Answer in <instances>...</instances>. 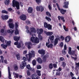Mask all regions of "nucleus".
I'll list each match as a JSON object with an SVG mask.
<instances>
[{
  "mask_svg": "<svg viewBox=\"0 0 79 79\" xmlns=\"http://www.w3.org/2000/svg\"><path fill=\"white\" fill-rule=\"evenodd\" d=\"M64 44L63 42H60V43L59 45L60 46V48H62L63 47Z\"/></svg>",
  "mask_w": 79,
  "mask_h": 79,
  "instance_id": "5fc2aeb1",
  "label": "nucleus"
},
{
  "mask_svg": "<svg viewBox=\"0 0 79 79\" xmlns=\"http://www.w3.org/2000/svg\"><path fill=\"white\" fill-rule=\"evenodd\" d=\"M58 40H60V37L59 36L55 39L54 42V45H55V46L56 45V44H58Z\"/></svg>",
  "mask_w": 79,
  "mask_h": 79,
  "instance_id": "6e6552de",
  "label": "nucleus"
},
{
  "mask_svg": "<svg viewBox=\"0 0 79 79\" xmlns=\"http://www.w3.org/2000/svg\"><path fill=\"white\" fill-rule=\"evenodd\" d=\"M23 61L22 62L23 64H20V67L21 69H24V67L26 66L27 63L26 61H27V59L25 57H23Z\"/></svg>",
  "mask_w": 79,
  "mask_h": 79,
  "instance_id": "7ed1b4c3",
  "label": "nucleus"
},
{
  "mask_svg": "<svg viewBox=\"0 0 79 79\" xmlns=\"http://www.w3.org/2000/svg\"><path fill=\"white\" fill-rule=\"evenodd\" d=\"M13 74L14 75V77L18 78L19 77V74L18 73H16L15 72H13Z\"/></svg>",
  "mask_w": 79,
  "mask_h": 79,
  "instance_id": "b1692460",
  "label": "nucleus"
},
{
  "mask_svg": "<svg viewBox=\"0 0 79 79\" xmlns=\"http://www.w3.org/2000/svg\"><path fill=\"white\" fill-rule=\"evenodd\" d=\"M27 76H30V75H31V73H30V71H29V70H27Z\"/></svg>",
  "mask_w": 79,
  "mask_h": 79,
  "instance_id": "864d4df0",
  "label": "nucleus"
},
{
  "mask_svg": "<svg viewBox=\"0 0 79 79\" xmlns=\"http://www.w3.org/2000/svg\"><path fill=\"white\" fill-rule=\"evenodd\" d=\"M31 32L33 33H36V29L35 28L32 27L30 28Z\"/></svg>",
  "mask_w": 79,
  "mask_h": 79,
  "instance_id": "f3484780",
  "label": "nucleus"
},
{
  "mask_svg": "<svg viewBox=\"0 0 79 79\" xmlns=\"http://www.w3.org/2000/svg\"><path fill=\"white\" fill-rule=\"evenodd\" d=\"M49 68L50 69H52L53 68V64L52 63L50 64L49 65Z\"/></svg>",
  "mask_w": 79,
  "mask_h": 79,
  "instance_id": "a19ab883",
  "label": "nucleus"
},
{
  "mask_svg": "<svg viewBox=\"0 0 79 79\" xmlns=\"http://www.w3.org/2000/svg\"><path fill=\"white\" fill-rule=\"evenodd\" d=\"M45 34H46L47 35H52L53 34V33L52 31H49V32H47L46 31H44Z\"/></svg>",
  "mask_w": 79,
  "mask_h": 79,
  "instance_id": "2eb2a0df",
  "label": "nucleus"
},
{
  "mask_svg": "<svg viewBox=\"0 0 79 79\" xmlns=\"http://www.w3.org/2000/svg\"><path fill=\"white\" fill-rule=\"evenodd\" d=\"M5 3L6 5H8L10 4V0H5Z\"/></svg>",
  "mask_w": 79,
  "mask_h": 79,
  "instance_id": "473e14b6",
  "label": "nucleus"
},
{
  "mask_svg": "<svg viewBox=\"0 0 79 79\" xmlns=\"http://www.w3.org/2000/svg\"><path fill=\"white\" fill-rule=\"evenodd\" d=\"M42 68V67L39 65H37V69H41Z\"/></svg>",
  "mask_w": 79,
  "mask_h": 79,
  "instance_id": "bf43d9fd",
  "label": "nucleus"
},
{
  "mask_svg": "<svg viewBox=\"0 0 79 79\" xmlns=\"http://www.w3.org/2000/svg\"><path fill=\"white\" fill-rule=\"evenodd\" d=\"M20 18L22 21H25L26 19V15L24 14H22L20 16Z\"/></svg>",
  "mask_w": 79,
  "mask_h": 79,
  "instance_id": "1a4fd4ad",
  "label": "nucleus"
},
{
  "mask_svg": "<svg viewBox=\"0 0 79 79\" xmlns=\"http://www.w3.org/2000/svg\"><path fill=\"white\" fill-rule=\"evenodd\" d=\"M38 52L40 54H41L43 55H44L45 54V51L44 49H39L38 51Z\"/></svg>",
  "mask_w": 79,
  "mask_h": 79,
  "instance_id": "9b49d317",
  "label": "nucleus"
},
{
  "mask_svg": "<svg viewBox=\"0 0 79 79\" xmlns=\"http://www.w3.org/2000/svg\"><path fill=\"white\" fill-rule=\"evenodd\" d=\"M49 56V55L48 54H46L43 57V60L44 62H45L46 61H47V58H48Z\"/></svg>",
  "mask_w": 79,
  "mask_h": 79,
  "instance_id": "9d476101",
  "label": "nucleus"
},
{
  "mask_svg": "<svg viewBox=\"0 0 79 79\" xmlns=\"http://www.w3.org/2000/svg\"><path fill=\"white\" fill-rule=\"evenodd\" d=\"M8 74H9V77L8 78L9 79H12L11 78V73H10V67L8 66Z\"/></svg>",
  "mask_w": 79,
  "mask_h": 79,
  "instance_id": "dca6fc26",
  "label": "nucleus"
},
{
  "mask_svg": "<svg viewBox=\"0 0 79 79\" xmlns=\"http://www.w3.org/2000/svg\"><path fill=\"white\" fill-rule=\"evenodd\" d=\"M1 46L4 49H6V48H7V45L6 44L5 45L4 44H1Z\"/></svg>",
  "mask_w": 79,
  "mask_h": 79,
  "instance_id": "393cba45",
  "label": "nucleus"
},
{
  "mask_svg": "<svg viewBox=\"0 0 79 79\" xmlns=\"http://www.w3.org/2000/svg\"><path fill=\"white\" fill-rule=\"evenodd\" d=\"M14 33L15 35L19 34V31H18V29H15Z\"/></svg>",
  "mask_w": 79,
  "mask_h": 79,
  "instance_id": "f704fd0d",
  "label": "nucleus"
},
{
  "mask_svg": "<svg viewBox=\"0 0 79 79\" xmlns=\"http://www.w3.org/2000/svg\"><path fill=\"white\" fill-rule=\"evenodd\" d=\"M64 7L65 8H68V5H69V2H64Z\"/></svg>",
  "mask_w": 79,
  "mask_h": 79,
  "instance_id": "5701e85b",
  "label": "nucleus"
},
{
  "mask_svg": "<svg viewBox=\"0 0 79 79\" xmlns=\"http://www.w3.org/2000/svg\"><path fill=\"white\" fill-rule=\"evenodd\" d=\"M46 15L47 16H48V17H51L52 16V15H51V14L50 13V12L47 11L46 12Z\"/></svg>",
  "mask_w": 79,
  "mask_h": 79,
  "instance_id": "4c0bfd02",
  "label": "nucleus"
},
{
  "mask_svg": "<svg viewBox=\"0 0 79 79\" xmlns=\"http://www.w3.org/2000/svg\"><path fill=\"white\" fill-rule=\"evenodd\" d=\"M35 75H34V74H32L31 75V78L32 79H35Z\"/></svg>",
  "mask_w": 79,
  "mask_h": 79,
  "instance_id": "338daca9",
  "label": "nucleus"
},
{
  "mask_svg": "<svg viewBox=\"0 0 79 79\" xmlns=\"http://www.w3.org/2000/svg\"><path fill=\"white\" fill-rule=\"evenodd\" d=\"M15 29H18V23L16 22L15 23Z\"/></svg>",
  "mask_w": 79,
  "mask_h": 79,
  "instance_id": "603ef678",
  "label": "nucleus"
},
{
  "mask_svg": "<svg viewBox=\"0 0 79 79\" xmlns=\"http://www.w3.org/2000/svg\"><path fill=\"white\" fill-rule=\"evenodd\" d=\"M26 68L27 69H28L29 70H30V69H31V66L30 65V64H28V65H27L26 66Z\"/></svg>",
  "mask_w": 79,
  "mask_h": 79,
  "instance_id": "58836bf2",
  "label": "nucleus"
},
{
  "mask_svg": "<svg viewBox=\"0 0 79 79\" xmlns=\"http://www.w3.org/2000/svg\"><path fill=\"white\" fill-rule=\"evenodd\" d=\"M47 28L48 30H51L52 29V26L50 24H48V26Z\"/></svg>",
  "mask_w": 79,
  "mask_h": 79,
  "instance_id": "bb28decb",
  "label": "nucleus"
},
{
  "mask_svg": "<svg viewBox=\"0 0 79 79\" xmlns=\"http://www.w3.org/2000/svg\"><path fill=\"white\" fill-rule=\"evenodd\" d=\"M33 11V8L32 7H29L27 10V12L28 13L31 14L32 13Z\"/></svg>",
  "mask_w": 79,
  "mask_h": 79,
  "instance_id": "ddd939ff",
  "label": "nucleus"
},
{
  "mask_svg": "<svg viewBox=\"0 0 79 79\" xmlns=\"http://www.w3.org/2000/svg\"><path fill=\"white\" fill-rule=\"evenodd\" d=\"M54 36L52 35L49 37V38L50 40L53 41L54 40Z\"/></svg>",
  "mask_w": 79,
  "mask_h": 79,
  "instance_id": "e433bc0d",
  "label": "nucleus"
},
{
  "mask_svg": "<svg viewBox=\"0 0 79 79\" xmlns=\"http://www.w3.org/2000/svg\"><path fill=\"white\" fill-rule=\"evenodd\" d=\"M14 68L15 70V71H16V70H18V66L17 65L14 66Z\"/></svg>",
  "mask_w": 79,
  "mask_h": 79,
  "instance_id": "3c124183",
  "label": "nucleus"
},
{
  "mask_svg": "<svg viewBox=\"0 0 79 79\" xmlns=\"http://www.w3.org/2000/svg\"><path fill=\"white\" fill-rule=\"evenodd\" d=\"M35 2L37 4H40L41 3V0H35Z\"/></svg>",
  "mask_w": 79,
  "mask_h": 79,
  "instance_id": "c03bdc74",
  "label": "nucleus"
},
{
  "mask_svg": "<svg viewBox=\"0 0 79 79\" xmlns=\"http://www.w3.org/2000/svg\"><path fill=\"white\" fill-rule=\"evenodd\" d=\"M9 26L10 29H13L15 25H14L13 23H9Z\"/></svg>",
  "mask_w": 79,
  "mask_h": 79,
  "instance_id": "4be33fe9",
  "label": "nucleus"
},
{
  "mask_svg": "<svg viewBox=\"0 0 79 79\" xmlns=\"http://www.w3.org/2000/svg\"><path fill=\"white\" fill-rule=\"evenodd\" d=\"M13 19H10L9 21H8L7 23H9V24L11 23H13Z\"/></svg>",
  "mask_w": 79,
  "mask_h": 79,
  "instance_id": "a18cd8bd",
  "label": "nucleus"
},
{
  "mask_svg": "<svg viewBox=\"0 0 79 79\" xmlns=\"http://www.w3.org/2000/svg\"><path fill=\"white\" fill-rule=\"evenodd\" d=\"M41 71L40 70H37L36 71V73L39 76H41V73H40Z\"/></svg>",
  "mask_w": 79,
  "mask_h": 79,
  "instance_id": "2f4dec72",
  "label": "nucleus"
},
{
  "mask_svg": "<svg viewBox=\"0 0 79 79\" xmlns=\"http://www.w3.org/2000/svg\"><path fill=\"white\" fill-rule=\"evenodd\" d=\"M45 19H46V20H47L48 22H50L52 21V19H51V18L49 17H48L47 16H46L45 17Z\"/></svg>",
  "mask_w": 79,
  "mask_h": 79,
  "instance_id": "a878e982",
  "label": "nucleus"
},
{
  "mask_svg": "<svg viewBox=\"0 0 79 79\" xmlns=\"http://www.w3.org/2000/svg\"><path fill=\"white\" fill-rule=\"evenodd\" d=\"M20 39V36H19V37L15 36L14 37V40H15V41H18Z\"/></svg>",
  "mask_w": 79,
  "mask_h": 79,
  "instance_id": "aec40b11",
  "label": "nucleus"
},
{
  "mask_svg": "<svg viewBox=\"0 0 79 79\" xmlns=\"http://www.w3.org/2000/svg\"><path fill=\"white\" fill-rule=\"evenodd\" d=\"M5 43L7 44H6V45H7V46H10L11 43V42L10 41H8L7 40H5Z\"/></svg>",
  "mask_w": 79,
  "mask_h": 79,
  "instance_id": "412c9836",
  "label": "nucleus"
},
{
  "mask_svg": "<svg viewBox=\"0 0 79 79\" xmlns=\"http://www.w3.org/2000/svg\"><path fill=\"white\" fill-rule=\"evenodd\" d=\"M31 52V53H29L28 54L26 55L27 58H28V57H29V58L27 59L28 61H31V59L32 58V57L35 56V52L32 51Z\"/></svg>",
  "mask_w": 79,
  "mask_h": 79,
  "instance_id": "f257e3e1",
  "label": "nucleus"
},
{
  "mask_svg": "<svg viewBox=\"0 0 79 79\" xmlns=\"http://www.w3.org/2000/svg\"><path fill=\"white\" fill-rule=\"evenodd\" d=\"M60 39H62V41H63V40H64V37L62 35L60 36Z\"/></svg>",
  "mask_w": 79,
  "mask_h": 79,
  "instance_id": "e2e57ef3",
  "label": "nucleus"
},
{
  "mask_svg": "<svg viewBox=\"0 0 79 79\" xmlns=\"http://www.w3.org/2000/svg\"><path fill=\"white\" fill-rule=\"evenodd\" d=\"M0 57L1 58V60H2V63H3V60H4V58H3V56H0Z\"/></svg>",
  "mask_w": 79,
  "mask_h": 79,
  "instance_id": "052dcab7",
  "label": "nucleus"
},
{
  "mask_svg": "<svg viewBox=\"0 0 79 79\" xmlns=\"http://www.w3.org/2000/svg\"><path fill=\"white\" fill-rule=\"evenodd\" d=\"M67 49V47L66 46V44H65L64 45V50H66Z\"/></svg>",
  "mask_w": 79,
  "mask_h": 79,
  "instance_id": "680f3d73",
  "label": "nucleus"
},
{
  "mask_svg": "<svg viewBox=\"0 0 79 79\" xmlns=\"http://www.w3.org/2000/svg\"><path fill=\"white\" fill-rule=\"evenodd\" d=\"M71 40V38L70 36H67L65 38V41L66 43H68Z\"/></svg>",
  "mask_w": 79,
  "mask_h": 79,
  "instance_id": "0eeeda50",
  "label": "nucleus"
},
{
  "mask_svg": "<svg viewBox=\"0 0 79 79\" xmlns=\"http://www.w3.org/2000/svg\"><path fill=\"white\" fill-rule=\"evenodd\" d=\"M29 71H31V73H35V69H34L31 68V69H30Z\"/></svg>",
  "mask_w": 79,
  "mask_h": 79,
  "instance_id": "8fccbe9b",
  "label": "nucleus"
},
{
  "mask_svg": "<svg viewBox=\"0 0 79 79\" xmlns=\"http://www.w3.org/2000/svg\"><path fill=\"white\" fill-rule=\"evenodd\" d=\"M0 41L2 42H5V39L2 36H0Z\"/></svg>",
  "mask_w": 79,
  "mask_h": 79,
  "instance_id": "cd10ccee",
  "label": "nucleus"
},
{
  "mask_svg": "<svg viewBox=\"0 0 79 79\" xmlns=\"http://www.w3.org/2000/svg\"><path fill=\"white\" fill-rule=\"evenodd\" d=\"M26 29H27L26 31L27 32V33H29L30 35H32V33H31V31L30 32L29 30V27H26Z\"/></svg>",
  "mask_w": 79,
  "mask_h": 79,
  "instance_id": "c85d7f7f",
  "label": "nucleus"
},
{
  "mask_svg": "<svg viewBox=\"0 0 79 79\" xmlns=\"http://www.w3.org/2000/svg\"><path fill=\"white\" fill-rule=\"evenodd\" d=\"M16 56L18 60H20L21 57L20 56V55L19 54H17L16 55Z\"/></svg>",
  "mask_w": 79,
  "mask_h": 79,
  "instance_id": "7c9ffc66",
  "label": "nucleus"
},
{
  "mask_svg": "<svg viewBox=\"0 0 79 79\" xmlns=\"http://www.w3.org/2000/svg\"><path fill=\"white\" fill-rule=\"evenodd\" d=\"M36 10L37 11L42 12L44 10V8L41 6H37L36 7Z\"/></svg>",
  "mask_w": 79,
  "mask_h": 79,
  "instance_id": "423d86ee",
  "label": "nucleus"
},
{
  "mask_svg": "<svg viewBox=\"0 0 79 79\" xmlns=\"http://www.w3.org/2000/svg\"><path fill=\"white\" fill-rule=\"evenodd\" d=\"M44 32V30L42 28L40 29L39 30L37 31V33L38 35H40L42 34V33Z\"/></svg>",
  "mask_w": 79,
  "mask_h": 79,
  "instance_id": "6ab92c4d",
  "label": "nucleus"
},
{
  "mask_svg": "<svg viewBox=\"0 0 79 79\" xmlns=\"http://www.w3.org/2000/svg\"><path fill=\"white\" fill-rule=\"evenodd\" d=\"M8 18H9V17L8 15H5V16L2 15L1 16L2 19L3 21L5 20H7V19H8Z\"/></svg>",
  "mask_w": 79,
  "mask_h": 79,
  "instance_id": "f8f14e48",
  "label": "nucleus"
},
{
  "mask_svg": "<svg viewBox=\"0 0 79 79\" xmlns=\"http://www.w3.org/2000/svg\"><path fill=\"white\" fill-rule=\"evenodd\" d=\"M58 20L59 21H60V20H62V21L63 22H65V20L64 19V17L63 16H58Z\"/></svg>",
  "mask_w": 79,
  "mask_h": 79,
  "instance_id": "4468645a",
  "label": "nucleus"
},
{
  "mask_svg": "<svg viewBox=\"0 0 79 79\" xmlns=\"http://www.w3.org/2000/svg\"><path fill=\"white\" fill-rule=\"evenodd\" d=\"M37 60L39 63H40V64H42L43 63V60L40 57H38L37 58Z\"/></svg>",
  "mask_w": 79,
  "mask_h": 79,
  "instance_id": "a211bd4d",
  "label": "nucleus"
},
{
  "mask_svg": "<svg viewBox=\"0 0 79 79\" xmlns=\"http://www.w3.org/2000/svg\"><path fill=\"white\" fill-rule=\"evenodd\" d=\"M48 24L46 22H44V27L45 28H47L48 27Z\"/></svg>",
  "mask_w": 79,
  "mask_h": 79,
  "instance_id": "c9c22d12",
  "label": "nucleus"
},
{
  "mask_svg": "<svg viewBox=\"0 0 79 79\" xmlns=\"http://www.w3.org/2000/svg\"><path fill=\"white\" fill-rule=\"evenodd\" d=\"M31 41L32 43H35V44H39L40 41H39V39L37 38V37H32L31 38Z\"/></svg>",
  "mask_w": 79,
  "mask_h": 79,
  "instance_id": "39448f33",
  "label": "nucleus"
},
{
  "mask_svg": "<svg viewBox=\"0 0 79 79\" xmlns=\"http://www.w3.org/2000/svg\"><path fill=\"white\" fill-rule=\"evenodd\" d=\"M26 23L27 25L31 24V22L29 21H27L26 22Z\"/></svg>",
  "mask_w": 79,
  "mask_h": 79,
  "instance_id": "6e6d98bb",
  "label": "nucleus"
},
{
  "mask_svg": "<svg viewBox=\"0 0 79 79\" xmlns=\"http://www.w3.org/2000/svg\"><path fill=\"white\" fill-rule=\"evenodd\" d=\"M64 29L65 30V31L68 32V29L67 28L65 25H63Z\"/></svg>",
  "mask_w": 79,
  "mask_h": 79,
  "instance_id": "09e8293b",
  "label": "nucleus"
},
{
  "mask_svg": "<svg viewBox=\"0 0 79 79\" xmlns=\"http://www.w3.org/2000/svg\"><path fill=\"white\" fill-rule=\"evenodd\" d=\"M53 44H49L48 46V48H53Z\"/></svg>",
  "mask_w": 79,
  "mask_h": 79,
  "instance_id": "37998d69",
  "label": "nucleus"
},
{
  "mask_svg": "<svg viewBox=\"0 0 79 79\" xmlns=\"http://www.w3.org/2000/svg\"><path fill=\"white\" fill-rule=\"evenodd\" d=\"M21 47V43L19 42V44H18L17 45V47L18 48H20Z\"/></svg>",
  "mask_w": 79,
  "mask_h": 79,
  "instance_id": "79ce46f5",
  "label": "nucleus"
},
{
  "mask_svg": "<svg viewBox=\"0 0 79 79\" xmlns=\"http://www.w3.org/2000/svg\"><path fill=\"white\" fill-rule=\"evenodd\" d=\"M61 74V73L60 72H56V76H60Z\"/></svg>",
  "mask_w": 79,
  "mask_h": 79,
  "instance_id": "0e129e2a",
  "label": "nucleus"
},
{
  "mask_svg": "<svg viewBox=\"0 0 79 79\" xmlns=\"http://www.w3.org/2000/svg\"><path fill=\"white\" fill-rule=\"evenodd\" d=\"M56 6H57V8L60 11V13H61L62 15H64L65 13H66V10H64L63 9H60V6H59V5H58V3H56Z\"/></svg>",
  "mask_w": 79,
  "mask_h": 79,
  "instance_id": "20e7f679",
  "label": "nucleus"
},
{
  "mask_svg": "<svg viewBox=\"0 0 79 79\" xmlns=\"http://www.w3.org/2000/svg\"><path fill=\"white\" fill-rule=\"evenodd\" d=\"M4 31H5V30L3 29H2L0 30V32L1 33H4Z\"/></svg>",
  "mask_w": 79,
  "mask_h": 79,
  "instance_id": "69168bd1",
  "label": "nucleus"
},
{
  "mask_svg": "<svg viewBox=\"0 0 79 79\" xmlns=\"http://www.w3.org/2000/svg\"><path fill=\"white\" fill-rule=\"evenodd\" d=\"M33 66H35L36 64V61L35 60H33L32 62Z\"/></svg>",
  "mask_w": 79,
  "mask_h": 79,
  "instance_id": "49530a36",
  "label": "nucleus"
},
{
  "mask_svg": "<svg viewBox=\"0 0 79 79\" xmlns=\"http://www.w3.org/2000/svg\"><path fill=\"white\" fill-rule=\"evenodd\" d=\"M66 63L64 62H62V66L64 68L65 66H66Z\"/></svg>",
  "mask_w": 79,
  "mask_h": 79,
  "instance_id": "13d9d810",
  "label": "nucleus"
},
{
  "mask_svg": "<svg viewBox=\"0 0 79 79\" xmlns=\"http://www.w3.org/2000/svg\"><path fill=\"white\" fill-rule=\"evenodd\" d=\"M8 33H11V34H13L14 32V30H12L11 29H10L9 30H8L7 31Z\"/></svg>",
  "mask_w": 79,
  "mask_h": 79,
  "instance_id": "72a5a7b5",
  "label": "nucleus"
},
{
  "mask_svg": "<svg viewBox=\"0 0 79 79\" xmlns=\"http://www.w3.org/2000/svg\"><path fill=\"white\" fill-rule=\"evenodd\" d=\"M2 13H5V14H6V15H7L8 13L7 11H6L5 10H2Z\"/></svg>",
  "mask_w": 79,
  "mask_h": 79,
  "instance_id": "de8ad7c7",
  "label": "nucleus"
},
{
  "mask_svg": "<svg viewBox=\"0 0 79 79\" xmlns=\"http://www.w3.org/2000/svg\"><path fill=\"white\" fill-rule=\"evenodd\" d=\"M70 75L72 77H74V73H73V72H70Z\"/></svg>",
  "mask_w": 79,
  "mask_h": 79,
  "instance_id": "4d7b16f0",
  "label": "nucleus"
},
{
  "mask_svg": "<svg viewBox=\"0 0 79 79\" xmlns=\"http://www.w3.org/2000/svg\"><path fill=\"white\" fill-rule=\"evenodd\" d=\"M27 47L29 49H30V48H31V45H32L31 42H28L27 44Z\"/></svg>",
  "mask_w": 79,
  "mask_h": 79,
  "instance_id": "c756f323",
  "label": "nucleus"
},
{
  "mask_svg": "<svg viewBox=\"0 0 79 79\" xmlns=\"http://www.w3.org/2000/svg\"><path fill=\"white\" fill-rule=\"evenodd\" d=\"M59 60H60V61H64V58L63 57H60Z\"/></svg>",
  "mask_w": 79,
  "mask_h": 79,
  "instance_id": "774afa93",
  "label": "nucleus"
},
{
  "mask_svg": "<svg viewBox=\"0 0 79 79\" xmlns=\"http://www.w3.org/2000/svg\"><path fill=\"white\" fill-rule=\"evenodd\" d=\"M12 6L16 7L17 10H19L20 8L19 6V2L18 1H16L15 0H13L12 1Z\"/></svg>",
  "mask_w": 79,
  "mask_h": 79,
  "instance_id": "f03ea898",
  "label": "nucleus"
},
{
  "mask_svg": "<svg viewBox=\"0 0 79 79\" xmlns=\"http://www.w3.org/2000/svg\"><path fill=\"white\" fill-rule=\"evenodd\" d=\"M38 37L39 39L40 40H42L43 39V38L42 37V36L40 35H38Z\"/></svg>",
  "mask_w": 79,
  "mask_h": 79,
  "instance_id": "ea45409f",
  "label": "nucleus"
}]
</instances>
